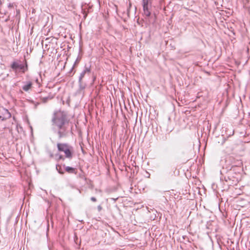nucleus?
<instances>
[{"label":"nucleus","mask_w":250,"mask_h":250,"mask_svg":"<svg viewBox=\"0 0 250 250\" xmlns=\"http://www.w3.org/2000/svg\"><path fill=\"white\" fill-rule=\"evenodd\" d=\"M53 128L57 130L59 139L65 138L71 131L72 127H70L69 120L66 113L61 110L54 112L52 119Z\"/></svg>","instance_id":"obj_1"},{"label":"nucleus","mask_w":250,"mask_h":250,"mask_svg":"<svg viewBox=\"0 0 250 250\" xmlns=\"http://www.w3.org/2000/svg\"><path fill=\"white\" fill-rule=\"evenodd\" d=\"M226 163L228 167L226 168L223 167L222 170L221 171L222 175L220 179L224 180L227 183L228 185H231L233 184V182L236 181V175L240 169L242 162L232 156H229L227 158Z\"/></svg>","instance_id":"obj_2"},{"label":"nucleus","mask_w":250,"mask_h":250,"mask_svg":"<svg viewBox=\"0 0 250 250\" xmlns=\"http://www.w3.org/2000/svg\"><path fill=\"white\" fill-rule=\"evenodd\" d=\"M11 68L15 73H24L28 70V65L26 60L23 62L17 60L12 62L10 65Z\"/></svg>","instance_id":"obj_3"},{"label":"nucleus","mask_w":250,"mask_h":250,"mask_svg":"<svg viewBox=\"0 0 250 250\" xmlns=\"http://www.w3.org/2000/svg\"><path fill=\"white\" fill-rule=\"evenodd\" d=\"M58 149L59 151L63 152L65 157L71 159L73 157L74 152L73 147L67 143H58L57 144Z\"/></svg>","instance_id":"obj_4"},{"label":"nucleus","mask_w":250,"mask_h":250,"mask_svg":"<svg viewBox=\"0 0 250 250\" xmlns=\"http://www.w3.org/2000/svg\"><path fill=\"white\" fill-rule=\"evenodd\" d=\"M91 72V65H85L84 66L83 70L80 73L78 83L79 88L81 90H83L87 86L86 82L83 81V79L85 77V76L87 75L89 76Z\"/></svg>","instance_id":"obj_5"},{"label":"nucleus","mask_w":250,"mask_h":250,"mask_svg":"<svg viewBox=\"0 0 250 250\" xmlns=\"http://www.w3.org/2000/svg\"><path fill=\"white\" fill-rule=\"evenodd\" d=\"M11 117V114L8 109L0 105V121H5Z\"/></svg>","instance_id":"obj_6"},{"label":"nucleus","mask_w":250,"mask_h":250,"mask_svg":"<svg viewBox=\"0 0 250 250\" xmlns=\"http://www.w3.org/2000/svg\"><path fill=\"white\" fill-rule=\"evenodd\" d=\"M92 7L93 5H90L89 4H87L84 7L82 6V13L83 14V19L84 20L86 18L88 14L92 12Z\"/></svg>","instance_id":"obj_7"},{"label":"nucleus","mask_w":250,"mask_h":250,"mask_svg":"<svg viewBox=\"0 0 250 250\" xmlns=\"http://www.w3.org/2000/svg\"><path fill=\"white\" fill-rule=\"evenodd\" d=\"M24 85H23L22 88L25 91H28L32 87V83L30 81L24 82Z\"/></svg>","instance_id":"obj_8"},{"label":"nucleus","mask_w":250,"mask_h":250,"mask_svg":"<svg viewBox=\"0 0 250 250\" xmlns=\"http://www.w3.org/2000/svg\"><path fill=\"white\" fill-rule=\"evenodd\" d=\"M65 170L66 172L69 173H75L77 172L76 169L75 168L70 167H65Z\"/></svg>","instance_id":"obj_9"},{"label":"nucleus","mask_w":250,"mask_h":250,"mask_svg":"<svg viewBox=\"0 0 250 250\" xmlns=\"http://www.w3.org/2000/svg\"><path fill=\"white\" fill-rule=\"evenodd\" d=\"M53 98V97H50V96H47V97H41V99L42 100V101L45 103L46 102H47V101L48 100H50L51 99Z\"/></svg>","instance_id":"obj_10"},{"label":"nucleus","mask_w":250,"mask_h":250,"mask_svg":"<svg viewBox=\"0 0 250 250\" xmlns=\"http://www.w3.org/2000/svg\"><path fill=\"white\" fill-rule=\"evenodd\" d=\"M143 5H150L151 7L150 0H143Z\"/></svg>","instance_id":"obj_11"},{"label":"nucleus","mask_w":250,"mask_h":250,"mask_svg":"<svg viewBox=\"0 0 250 250\" xmlns=\"http://www.w3.org/2000/svg\"><path fill=\"white\" fill-rule=\"evenodd\" d=\"M144 14L146 17H149L151 15V12L150 10H143Z\"/></svg>","instance_id":"obj_12"},{"label":"nucleus","mask_w":250,"mask_h":250,"mask_svg":"<svg viewBox=\"0 0 250 250\" xmlns=\"http://www.w3.org/2000/svg\"><path fill=\"white\" fill-rule=\"evenodd\" d=\"M56 169H57V171H58V172H59L60 174H63L64 173L63 171H62L61 170V166H59L57 165V166H56Z\"/></svg>","instance_id":"obj_13"},{"label":"nucleus","mask_w":250,"mask_h":250,"mask_svg":"<svg viewBox=\"0 0 250 250\" xmlns=\"http://www.w3.org/2000/svg\"><path fill=\"white\" fill-rule=\"evenodd\" d=\"M143 10H150L149 6L150 5H143Z\"/></svg>","instance_id":"obj_14"},{"label":"nucleus","mask_w":250,"mask_h":250,"mask_svg":"<svg viewBox=\"0 0 250 250\" xmlns=\"http://www.w3.org/2000/svg\"><path fill=\"white\" fill-rule=\"evenodd\" d=\"M143 10H150L149 6L150 5H143Z\"/></svg>","instance_id":"obj_15"},{"label":"nucleus","mask_w":250,"mask_h":250,"mask_svg":"<svg viewBox=\"0 0 250 250\" xmlns=\"http://www.w3.org/2000/svg\"><path fill=\"white\" fill-rule=\"evenodd\" d=\"M91 200L92 201V202H95L97 201V199L95 197H92L91 198H90Z\"/></svg>","instance_id":"obj_16"},{"label":"nucleus","mask_w":250,"mask_h":250,"mask_svg":"<svg viewBox=\"0 0 250 250\" xmlns=\"http://www.w3.org/2000/svg\"><path fill=\"white\" fill-rule=\"evenodd\" d=\"M98 210L100 212L102 209V207L101 205H99L97 207Z\"/></svg>","instance_id":"obj_17"},{"label":"nucleus","mask_w":250,"mask_h":250,"mask_svg":"<svg viewBox=\"0 0 250 250\" xmlns=\"http://www.w3.org/2000/svg\"><path fill=\"white\" fill-rule=\"evenodd\" d=\"M13 7V3H9L8 4V7Z\"/></svg>","instance_id":"obj_18"},{"label":"nucleus","mask_w":250,"mask_h":250,"mask_svg":"<svg viewBox=\"0 0 250 250\" xmlns=\"http://www.w3.org/2000/svg\"><path fill=\"white\" fill-rule=\"evenodd\" d=\"M59 159H62V160H64V158L63 156H62V155H60V157H59Z\"/></svg>","instance_id":"obj_19"},{"label":"nucleus","mask_w":250,"mask_h":250,"mask_svg":"<svg viewBox=\"0 0 250 250\" xmlns=\"http://www.w3.org/2000/svg\"><path fill=\"white\" fill-rule=\"evenodd\" d=\"M95 79H96V76H93L92 83H94V82L95 81Z\"/></svg>","instance_id":"obj_20"},{"label":"nucleus","mask_w":250,"mask_h":250,"mask_svg":"<svg viewBox=\"0 0 250 250\" xmlns=\"http://www.w3.org/2000/svg\"><path fill=\"white\" fill-rule=\"evenodd\" d=\"M36 82L37 83H38V84H39V83H39V82L38 79H36Z\"/></svg>","instance_id":"obj_21"},{"label":"nucleus","mask_w":250,"mask_h":250,"mask_svg":"<svg viewBox=\"0 0 250 250\" xmlns=\"http://www.w3.org/2000/svg\"><path fill=\"white\" fill-rule=\"evenodd\" d=\"M2 4V2L1 1V0H0V5Z\"/></svg>","instance_id":"obj_22"}]
</instances>
